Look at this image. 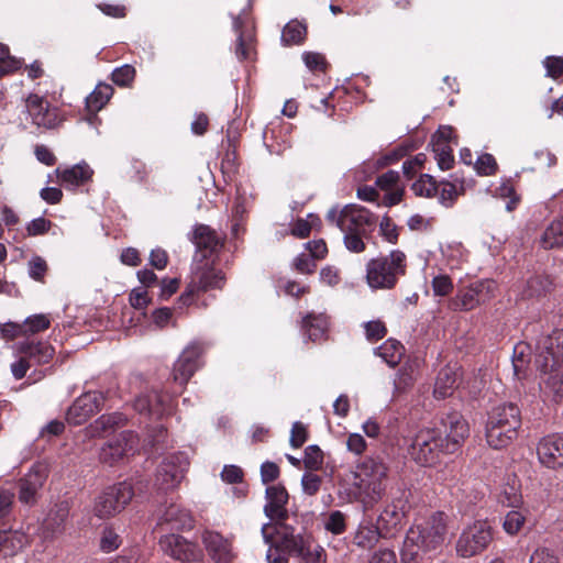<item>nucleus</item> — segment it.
Here are the masks:
<instances>
[{
	"instance_id": "f257e3e1",
	"label": "nucleus",
	"mask_w": 563,
	"mask_h": 563,
	"mask_svg": "<svg viewBox=\"0 0 563 563\" xmlns=\"http://www.w3.org/2000/svg\"><path fill=\"white\" fill-rule=\"evenodd\" d=\"M387 478L385 461L378 456H367L341 479L339 494L347 501H360L366 511L384 497Z\"/></svg>"
},
{
	"instance_id": "f03ea898",
	"label": "nucleus",
	"mask_w": 563,
	"mask_h": 563,
	"mask_svg": "<svg viewBox=\"0 0 563 563\" xmlns=\"http://www.w3.org/2000/svg\"><path fill=\"white\" fill-rule=\"evenodd\" d=\"M445 536V517L442 512H435L408 530L401 551V562L419 563L423 554L435 551L444 543Z\"/></svg>"
},
{
	"instance_id": "7ed1b4c3",
	"label": "nucleus",
	"mask_w": 563,
	"mask_h": 563,
	"mask_svg": "<svg viewBox=\"0 0 563 563\" xmlns=\"http://www.w3.org/2000/svg\"><path fill=\"white\" fill-rule=\"evenodd\" d=\"M520 424V412L517 406L512 404L497 406L492 410L486 424L488 445L496 450L508 446L517 438Z\"/></svg>"
},
{
	"instance_id": "20e7f679",
	"label": "nucleus",
	"mask_w": 563,
	"mask_h": 563,
	"mask_svg": "<svg viewBox=\"0 0 563 563\" xmlns=\"http://www.w3.org/2000/svg\"><path fill=\"white\" fill-rule=\"evenodd\" d=\"M405 274L406 255L399 250L372 258L366 264V283L374 290L394 288L398 278Z\"/></svg>"
},
{
	"instance_id": "39448f33",
	"label": "nucleus",
	"mask_w": 563,
	"mask_h": 563,
	"mask_svg": "<svg viewBox=\"0 0 563 563\" xmlns=\"http://www.w3.org/2000/svg\"><path fill=\"white\" fill-rule=\"evenodd\" d=\"M271 532L276 536V544L288 554L302 556L306 563H322L324 550L312 543V538L302 530V534L284 521L271 523Z\"/></svg>"
},
{
	"instance_id": "423d86ee",
	"label": "nucleus",
	"mask_w": 563,
	"mask_h": 563,
	"mask_svg": "<svg viewBox=\"0 0 563 563\" xmlns=\"http://www.w3.org/2000/svg\"><path fill=\"white\" fill-rule=\"evenodd\" d=\"M327 219L334 223L342 233L366 232V228L375 223L374 214L358 205H346L342 209L332 208Z\"/></svg>"
},
{
	"instance_id": "0eeeda50",
	"label": "nucleus",
	"mask_w": 563,
	"mask_h": 563,
	"mask_svg": "<svg viewBox=\"0 0 563 563\" xmlns=\"http://www.w3.org/2000/svg\"><path fill=\"white\" fill-rule=\"evenodd\" d=\"M493 540V529L487 521L477 520L461 532L456 541V552L462 558L482 553Z\"/></svg>"
},
{
	"instance_id": "6e6552de",
	"label": "nucleus",
	"mask_w": 563,
	"mask_h": 563,
	"mask_svg": "<svg viewBox=\"0 0 563 563\" xmlns=\"http://www.w3.org/2000/svg\"><path fill=\"white\" fill-rule=\"evenodd\" d=\"M443 439L434 429H421L415 435L409 449L411 459L421 466H432L440 457Z\"/></svg>"
},
{
	"instance_id": "1a4fd4ad",
	"label": "nucleus",
	"mask_w": 563,
	"mask_h": 563,
	"mask_svg": "<svg viewBox=\"0 0 563 563\" xmlns=\"http://www.w3.org/2000/svg\"><path fill=\"white\" fill-rule=\"evenodd\" d=\"M496 284L484 279L472 283L465 288L459 289L450 300V308L454 311H470L490 300L495 295Z\"/></svg>"
},
{
	"instance_id": "9d476101",
	"label": "nucleus",
	"mask_w": 563,
	"mask_h": 563,
	"mask_svg": "<svg viewBox=\"0 0 563 563\" xmlns=\"http://www.w3.org/2000/svg\"><path fill=\"white\" fill-rule=\"evenodd\" d=\"M132 486L120 483L104 490L95 501L93 514L100 518H109L120 512L132 499Z\"/></svg>"
},
{
	"instance_id": "9b49d317",
	"label": "nucleus",
	"mask_w": 563,
	"mask_h": 563,
	"mask_svg": "<svg viewBox=\"0 0 563 563\" xmlns=\"http://www.w3.org/2000/svg\"><path fill=\"white\" fill-rule=\"evenodd\" d=\"M224 283L225 278L221 271L208 266L207 264L205 266H197L192 272L191 280L181 295L180 300L187 303L195 294L221 289Z\"/></svg>"
},
{
	"instance_id": "f8f14e48",
	"label": "nucleus",
	"mask_w": 563,
	"mask_h": 563,
	"mask_svg": "<svg viewBox=\"0 0 563 563\" xmlns=\"http://www.w3.org/2000/svg\"><path fill=\"white\" fill-rule=\"evenodd\" d=\"M188 462L183 454H173L165 457L156 471L155 485L161 490L176 488L184 478Z\"/></svg>"
},
{
	"instance_id": "ddd939ff",
	"label": "nucleus",
	"mask_w": 563,
	"mask_h": 563,
	"mask_svg": "<svg viewBox=\"0 0 563 563\" xmlns=\"http://www.w3.org/2000/svg\"><path fill=\"white\" fill-rule=\"evenodd\" d=\"M536 364L538 368L563 365V329L554 330L542 336L537 346Z\"/></svg>"
},
{
	"instance_id": "4468645a",
	"label": "nucleus",
	"mask_w": 563,
	"mask_h": 563,
	"mask_svg": "<svg viewBox=\"0 0 563 563\" xmlns=\"http://www.w3.org/2000/svg\"><path fill=\"white\" fill-rule=\"evenodd\" d=\"M438 432L443 439L444 453H454L467 438L470 428L462 415L452 412L442 420V430Z\"/></svg>"
},
{
	"instance_id": "2eb2a0df",
	"label": "nucleus",
	"mask_w": 563,
	"mask_h": 563,
	"mask_svg": "<svg viewBox=\"0 0 563 563\" xmlns=\"http://www.w3.org/2000/svg\"><path fill=\"white\" fill-rule=\"evenodd\" d=\"M159 545L165 554L180 562H195L202 558L198 545L179 534L164 536L159 540Z\"/></svg>"
},
{
	"instance_id": "dca6fc26",
	"label": "nucleus",
	"mask_w": 563,
	"mask_h": 563,
	"mask_svg": "<svg viewBox=\"0 0 563 563\" xmlns=\"http://www.w3.org/2000/svg\"><path fill=\"white\" fill-rule=\"evenodd\" d=\"M540 464L549 470L563 467V434L554 433L540 439L537 444Z\"/></svg>"
},
{
	"instance_id": "f3484780",
	"label": "nucleus",
	"mask_w": 563,
	"mask_h": 563,
	"mask_svg": "<svg viewBox=\"0 0 563 563\" xmlns=\"http://www.w3.org/2000/svg\"><path fill=\"white\" fill-rule=\"evenodd\" d=\"M102 402L103 396L101 393H85L69 407L66 419L71 424H81L100 410Z\"/></svg>"
},
{
	"instance_id": "a211bd4d",
	"label": "nucleus",
	"mask_w": 563,
	"mask_h": 563,
	"mask_svg": "<svg viewBox=\"0 0 563 563\" xmlns=\"http://www.w3.org/2000/svg\"><path fill=\"white\" fill-rule=\"evenodd\" d=\"M201 542L214 563H231L235 559L232 541L217 531L205 530Z\"/></svg>"
},
{
	"instance_id": "6ab92c4d",
	"label": "nucleus",
	"mask_w": 563,
	"mask_h": 563,
	"mask_svg": "<svg viewBox=\"0 0 563 563\" xmlns=\"http://www.w3.org/2000/svg\"><path fill=\"white\" fill-rule=\"evenodd\" d=\"M26 110L32 122L38 128L54 129L62 122L57 109L51 108L49 103L37 95L29 96Z\"/></svg>"
},
{
	"instance_id": "aec40b11",
	"label": "nucleus",
	"mask_w": 563,
	"mask_h": 563,
	"mask_svg": "<svg viewBox=\"0 0 563 563\" xmlns=\"http://www.w3.org/2000/svg\"><path fill=\"white\" fill-rule=\"evenodd\" d=\"M203 352V346L197 342L189 344L180 354L174 365V380L179 384H186L197 371L198 360Z\"/></svg>"
},
{
	"instance_id": "412c9836",
	"label": "nucleus",
	"mask_w": 563,
	"mask_h": 563,
	"mask_svg": "<svg viewBox=\"0 0 563 563\" xmlns=\"http://www.w3.org/2000/svg\"><path fill=\"white\" fill-rule=\"evenodd\" d=\"M47 474L43 466H33L30 472L19 482V500L26 506H33L42 489Z\"/></svg>"
},
{
	"instance_id": "4be33fe9",
	"label": "nucleus",
	"mask_w": 563,
	"mask_h": 563,
	"mask_svg": "<svg viewBox=\"0 0 563 563\" xmlns=\"http://www.w3.org/2000/svg\"><path fill=\"white\" fill-rule=\"evenodd\" d=\"M136 442L137 439L133 432H122L101 448L100 460L108 464L117 463L135 450Z\"/></svg>"
},
{
	"instance_id": "5701e85b",
	"label": "nucleus",
	"mask_w": 563,
	"mask_h": 563,
	"mask_svg": "<svg viewBox=\"0 0 563 563\" xmlns=\"http://www.w3.org/2000/svg\"><path fill=\"white\" fill-rule=\"evenodd\" d=\"M265 515L273 521H285L288 517V493L283 485H271L265 492Z\"/></svg>"
},
{
	"instance_id": "b1692460",
	"label": "nucleus",
	"mask_w": 563,
	"mask_h": 563,
	"mask_svg": "<svg viewBox=\"0 0 563 563\" xmlns=\"http://www.w3.org/2000/svg\"><path fill=\"white\" fill-rule=\"evenodd\" d=\"M541 373V389L554 401L563 400V365L538 368Z\"/></svg>"
},
{
	"instance_id": "393cba45",
	"label": "nucleus",
	"mask_w": 563,
	"mask_h": 563,
	"mask_svg": "<svg viewBox=\"0 0 563 563\" xmlns=\"http://www.w3.org/2000/svg\"><path fill=\"white\" fill-rule=\"evenodd\" d=\"M55 174L66 189H75L90 180L92 169L88 164L80 163L66 169L57 168Z\"/></svg>"
},
{
	"instance_id": "a878e982",
	"label": "nucleus",
	"mask_w": 563,
	"mask_h": 563,
	"mask_svg": "<svg viewBox=\"0 0 563 563\" xmlns=\"http://www.w3.org/2000/svg\"><path fill=\"white\" fill-rule=\"evenodd\" d=\"M386 534L383 530L373 522L371 517L364 518L354 534L353 542L361 549L374 548L382 537Z\"/></svg>"
},
{
	"instance_id": "bb28decb",
	"label": "nucleus",
	"mask_w": 563,
	"mask_h": 563,
	"mask_svg": "<svg viewBox=\"0 0 563 563\" xmlns=\"http://www.w3.org/2000/svg\"><path fill=\"white\" fill-rule=\"evenodd\" d=\"M461 378V369L456 366L443 367L438 376L434 384V396L439 399H444L451 396L459 386Z\"/></svg>"
},
{
	"instance_id": "cd10ccee",
	"label": "nucleus",
	"mask_w": 563,
	"mask_h": 563,
	"mask_svg": "<svg viewBox=\"0 0 563 563\" xmlns=\"http://www.w3.org/2000/svg\"><path fill=\"white\" fill-rule=\"evenodd\" d=\"M158 525H166L172 530H183L192 527V517L187 509L170 504L159 516Z\"/></svg>"
},
{
	"instance_id": "c85d7f7f",
	"label": "nucleus",
	"mask_w": 563,
	"mask_h": 563,
	"mask_svg": "<svg viewBox=\"0 0 563 563\" xmlns=\"http://www.w3.org/2000/svg\"><path fill=\"white\" fill-rule=\"evenodd\" d=\"M20 354L29 357L35 364H45L52 360L54 355V349L52 345L45 342H23L16 346Z\"/></svg>"
},
{
	"instance_id": "c756f323",
	"label": "nucleus",
	"mask_w": 563,
	"mask_h": 563,
	"mask_svg": "<svg viewBox=\"0 0 563 563\" xmlns=\"http://www.w3.org/2000/svg\"><path fill=\"white\" fill-rule=\"evenodd\" d=\"M29 542V537L22 531H2L0 532V555H14Z\"/></svg>"
},
{
	"instance_id": "7c9ffc66",
	"label": "nucleus",
	"mask_w": 563,
	"mask_h": 563,
	"mask_svg": "<svg viewBox=\"0 0 563 563\" xmlns=\"http://www.w3.org/2000/svg\"><path fill=\"white\" fill-rule=\"evenodd\" d=\"M303 328L308 338L313 342H319L325 339L329 321L328 318L320 313H310L303 319Z\"/></svg>"
},
{
	"instance_id": "2f4dec72",
	"label": "nucleus",
	"mask_w": 563,
	"mask_h": 563,
	"mask_svg": "<svg viewBox=\"0 0 563 563\" xmlns=\"http://www.w3.org/2000/svg\"><path fill=\"white\" fill-rule=\"evenodd\" d=\"M466 189V184L463 179L455 177L453 181H441L438 184V197L439 201L445 206L450 207L453 205L455 199L464 194Z\"/></svg>"
},
{
	"instance_id": "473e14b6",
	"label": "nucleus",
	"mask_w": 563,
	"mask_h": 563,
	"mask_svg": "<svg viewBox=\"0 0 563 563\" xmlns=\"http://www.w3.org/2000/svg\"><path fill=\"white\" fill-rule=\"evenodd\" d=\"M540 244L545 250L563 246V217L549 223L540 238Z\"/></svg>"
},
{
	"instance_id": "72a5a7b5",
	"label": "nucleus",
	"mask_w": 563,
	"mask_h": 563,
	"mask_svg": "<svg viewBox=\"0 0 563 563\" xmlns=\"http://www.w3.org/2000/svg\"><path fill=\"white\" fill-rule=\"evenodd\" d=\"M402 518V510L395 504H388L378 516L377 525L385 534H388L400 526Z\"/></svg>"
},
{
	"instance_id": "f704fd0d",
	"label": "nucleus",
	"mask_w": 563,
	"mask_h": 563,
	"mask_svg": "<svg viewBox=\"0 0 563 563\" xmlns=\"http://www.w3.org/2000/svg\"><path fill=\"white\" fill-rule=\"evenodd\" d=\"M194 243L199 249L214 252L221 246V241L216 231L205 224L197 225L194 231Z\"/></svg>"
},
{
	"instance_id": "c9c22d12",
	"label": "nucleus",
	"mask_w": 563,
	"mask_h": 563,
	"mask_svg": "<svg viewBox=\"0 0 563 563\" xmlns=\"http://www.w3.org/2000/svg\"><path fill=\"white\" fill-rule=\"evenodd\" d=\"M499 501L510 508H518L522 504L520 482L517 477L508 478L499 494Z\"/></svg>"
},
{
	"instance_id": "e433bc0d",
	"label": "nucleus",
	"mask_w": 563,
	"mask_h": 563,
	"mask_svg": "<svg viewBox=\"0 0 563 563\" xmlns=\"http://www.w3.org/2000/svg\"><path fill=\"white\" fill-rule=\"evenodd\" d=\"M375 354L378 355L389 366L397 365L402 355L404 346L400 342L389 339L385 341L380 346L375 349Z\"/></svg>"
},
{
	"instance_id": "4c0bfd02",
	"label": "nucleus",
	"mask_w": 563,
	"mask_h": 563,
	"mask_svg": "<svg viewBox=\"0 0 563 563\" xmlns=\"http://www.w3.org/2000/svg\"><path fill=\"white\" fill-rule=\"evenodd\" d=\"M113 95V88L108 84H98L95 90L86 98L89 111L101 110Z\"/></svg>"
},
{
	"instance_id": "58836bf2",
	"label": "nucleus",
	"mask_w": 563,
	"mask_h": 563,
	"mask_svg": "<svg viewBox=\"0 0 563 563\" xmlns=\"http://www.w3.org/2000/svg\"><path fill=\"white\" fill-rule=\"evenodd\" d=\"M263 540L269 545L266 553L268 563H288V553L283 551L278 544L273 545V533L271 532V523H264L261 528Z\"/></svg>"
},
{
	"instance_id": "ea45409f",
	"label": "nucleus",
	"mask_w": 563,
	"mask_h": 563,
	"mask_svg": "<svg viewBox=\"0 0 563 563\" xmlns=\"http://www.w3.org/2000/svg\"><path fill=\"white\" fill-rule=\"evenodd\" d=\"M442 254L450 269H459L467 261V252L460 243L448 244L442 249Z\"/></svg>"
},
{
	"instance_id": "a19ab883",
	"label": "nucleus",
	"mask_w": 563,
	"mask_h": 563,
	"mask_svg": "<svg viewBox=\"0 0 563 563\" xmlns=\"http://www.w3.org/2000/svg\"><path fill=\"white\" fill-rule=\"evenodd\" d=\"M306 36V26L299 21L288 22L282 33V42L285 45L300 44Z\"/></svg>"
},
{
	"instance_id": "79ce46f5",
	"label": "nucleus",
	"mask_w": 563,
	"mask_h": 563,
	"mask_svg": "<svg viewBox=\"0 0 563 563\" xmlns=\"http://www.w3.org/2000/svg\"><path fill=\"white\" fill-rule=\"evenodd\" d=\"M411 190L418 197L432 198L438 195V184L432 176L424 174L412 184Z\"/></svg>"
},
{
	"instance_id": "37998d69",
	"label": "nucleus",
	"mask_w": 563,
	"mask_h": 563,
	"mask_svg": "<svg viewBox=\"0 0 563 563\" xmlns=\"http://www.w3.org/2000/svg\"><path fill=\"white\" fill-rule=\"evenodd\" d=\"M118 423L114 416H101L93 423L86 428V434L90 438L102 437L110 432Z\"/></svg>"
},
{
	"instance_id": "c03bdc74",
	"label": "nucleus",
	"mask_w": 563,
	"mask_h": 563,
	"mask_svg": "<svg viewBox=\"0 0 563 563\" xmlns=\"http://www.w3.org/2000/svg\"><path fill=\"white\" fill-rule=\"evenodd\" d=\"M51 325V319L47 314L37 313L27 317L23 322L25 336L45 331Z\"/></svg>"
},
{
	"instance_id": "a18cd8bd",
	"label": "nucleus",
	"mask_w": 563,
	"mask_h": 563,
	"mask_svg": "<svg viewBox=\"0 0 563 563\" xmlns=\"http://www.w3.org/2000/svg\"><path fill=\"white\" fill-rule=\"evenodd\" d=\"M526 523V516L519 510H510L503 521V529L508 536H516Z\"/></svg>"
},
{
	"instance_id": "49530a36",
	"label": "nucleus",
	"mask_w": 563,
	"mask_h": 563,
	"mask_svg": "<svg viewBox=\"0 0 563 563\" xmlns=\"http://www.w3.org/2000/svg\"><path fill=\"white\" fill-rule=\"evenodd\" d=\"M159 396L154 393L151 395H142L134 401V407L141 413L148 412L155 415H162L163 410L159 408Z\"/></svg>"
},
{
	"instance_id": "de8ad7c7",
	"label": "nucleus",
	"mask_w": 563,
	"mask_h": 563,
	"mask_svg": "<svg viewBox=\"0 0 563 563\" xmlns=\"http://www.w3.org/2000/svg\"><path fill=\"white\" fill-rule=\"evenodd\" d=\"M528 346L519 343L514 349L512 368L514 375L521 379L525 377L526 368L528 365Z\"/></svg>"
},
{
	"instance_id": "09e8293b",
	"label": "nucleus",
	"mask_w": 563,
	"mask_h": 563,
	"mask_svg": "<svg viewBox=\"0 0 563 563\" xmlns=\"http://www.w3.org/2000/svg\"><path fill=\"white\" fill-rule=\"evenodd\" d=\"M416 379V368L412 364H405L397 374L394 380L396 391H402L410 387Z\"/></svg>"
},
{
	"instance_id": "8fccbe9b",
	"label": "nucleus",
	"mask_w": 563,
	"mask_h": 563,
	"mask_svg": "<svg viewBox=\"0 0 563 563\" xmlns=\"http://www.w3.org/2000/svg\"><path fill=\"white\" fill-rule=\"evenodd\" d=\"M496 195L500 198L510 199L506 205V209L508 211L514 210L520 200V197L516 194L514 184L510 179L501 180L500 185L496 188Z\"/></svg>"
},
{
	"instance_id": "3c124183",
	"label": "nucleus",
	"mask_w": 563,
	"mask_h": 563,
	"mask_svg": "<svg viewBox=\"0 0 563 563\" xmlns=\"http://www.w3.org/2000/svg\"><path fill=\"white\" fill-rule=\"evenodd\" d=\"M305 467L309 471H319L323 465V452L317 445H309L305 450Z\"/></svg>"
},
{
	"instance_id": "603ef678",
	"label": "nucleus",
	"mask_w": 563,
	"mask_h": 563,
	"mask_svg": "<svg viewBox=\"0 0 563 563\" xmlns=\"http://www.w3.org/2000/svg\"><path fill=\"white\" fill-rule=\"evenodd\" d=\"M431 287L433 295L438 297L450 295L454 288L451 277L445 274L435 275L431 280Z\"/></svg>"
},
{
	"instance_id": "864d4df0",
	"label": "nucleus",
	"mask_w": 563,
	"mask_h": 563,
	"mask_svg": "<svg viewBox=\"0 0 563 563\" xmlns=\"http://www.w3.org/2000/svg\"><path fill=\"white\" fill-rule=\"evenodd\" d=\"M320 220L314 214H309L307 219H299L291 228V234L296 238L303 239L310 234L311 229L319 224Z\"/></svg>"
},
{
	"instance_id": "5fc2aeb1",
	"label": "nucleus",
	"mask_w": 563,
	"mask_h": 563,
	"mask_svg": "<svg viewBox=\"0 0 563 563\" xmlns=\"http://www.w3.org/2000/svg\"><path fill=\"white\" fill-rule=\"evenodd\" d=\"M433 152L435 154V159L440 169L448 170L453 167L454 157L452 154V148L449 145H433Z\"/></svg>"
},
{
	"instance_id": "6e6d98bb",
	"label": "nucleus",
	"mask_w": 563,
	"mask_h": 563,
	"mask_svg": "<svg viewBox=\"0 0 563 563\" xmlns=\"http://www.w3.org/2000/svg\"><path fill=\"white\" fill-rule=\"evenodd\" d=\"M135 77V69L133 66L125 64L121 67L115 68L112 71L111 78L112 81L121 87H126L132 84Z\"/></svg>"
},
{
	"instance_id": "4d7b16f0",
	"label": "nucleus",
	"mask_w": 563,
	"mask_h": 563,
	"mask_svg": "<svg viewBox=\"0 0 563 563\" xmlns=\"http://www.w3.org/2000/svg\"><path fill=\"white\" fill-rule=\"evenodd\" d=\"M478 175L492 176L497 172V162L492 154L485 153L477 157L474 165Z\"/></svg>"
},
{
	"instance_id": "13d9d810",
	"label": "nucleus",
	"mask_w": 563,
	"mask_h": 563,
	"mask_svg": "<svg viewBox=\"0 0 563 563\" xmlns=\"http://www.w3.org/2000/svg\"><path fill=\"white\" fill-rule=\"evenodd\" d=\"M46 272L47 263L43 257L35 255L29 261L27 273L32 279L43 282Z\"/></svg>"
},
{
	"instance_id": "bf43d9fd",
	"label": "nucleus",
	"mask_w": 563,
	"mask_h": 563,
	"mask_svg": "<svg viewBox=\"0 0 563 563\" xmlns=\"http://www.w3.org/2000/svg\"><path fill=\"white\" fill-rule=\"evenodd\" d=\"M343 242L345 247L353 253H362L365 251V242L363 238L366 235V232H355V233H343Z\"/></svg>"
},
{
	"instance_id": "052dcab7",
	"label": "nucleus",
	"mask_w": 563,
	"mask_h": 563,
	"mask_svg": "<svg viewBox=\"0 0 563 563\" xmlns=\"http://www.w3.org/2000/svg\"><path fill=\"white\" fill-rule=\"evenodd\" d=\"M364 330L366 339L371 342L383 339L387 333V329L380 320L365 322Z\"/></svg>"
},
{
	"instance_id": "680f3d73",
	"label": "nucleus",
	"mask_w": 563,
	"mask_h": 563,
	"mask_svg": "<svg viewBox=\"0 0 563 563\" xmlns=\"http://www.w3.org/2000/svg\"><path fill=\"white\" fill-rule=\"evenodd\" d=\"M302 60L306 67L311 71H324L327 67L325 58L322 54L316 52H305Z\"/></svg>"
},
{
	"instance_id": "e2e57ef3",
	"label": "nucleus",
	"mask_w": 563,
	"mask_h": 563,
	"mask_svg": "<svg viewBox=\"0 0 563 563\" xmlns=\"http://www.w3.org/2000/svg\"><path fill=\"white\" fill-rule=\"evenodd\" d=\"M321 483L322 479L319 475L312 472H307L301 478L302 492L308 496H313L319 492Z\"/></svg>"
},
{
	"instance_id": "0e129e2a",
	"label": "nucleus",
	"mask_w": 563,
	"mask_h": 563,
	"mask_svg": "<svg viewBox=\"0 0 563 563\" xmlns=\"http://www.w3.org/2000/svg\"><path fill=\"white\" fill-rule=\"evenodd\" d=\"M399 173L395 170H388L383 175L378 176L375 185L383 191H389L399 185Z\"/></svg>"
},
{
	"instance_id": "69168bd1",
	"label": "nucleus",
	"mask_w": 563,
	"mask_h": 563,
	"mask_svg": "<svg viewBox=\"0 0 563 563\" xmlns=\"http://www.w3.org/2000/svg\"><path fill=\"white\" fill-rule=\"evenodd\" d=\"M324 527L328 531L334 534L342 533L345 530V516L339 510L332 511L329 515Z\"/></svg>"
},
{
	"instance_id": "338daca9",
	"label": "nucleus",
	"mask_w": 563,
	"mask_h": 563,
	"mask_svg": "<svg viewBox=\"0 0 563 563\" xmlns=\"http://www.w3.org/2000/svg\"><path fill=\"white\" fill-rule=\"evenodd\" d=\"M52 227V222L43 217L33 219L26 224V233L29 236H37L45 234Z\"/></svg>"
},
{
	"instance_id": "774afa93",
	"label": "nucleus",
	"mask_w": 563,
	"mask_h": 563,
	"mask_svg": "<svg viewBox=\"0 0 563 563\" xmlns=\"http://www.w3.org/2000/svg\"><path fill=\"white\" fill-rule=\"evenodd\" d=\"M367 563H398V561L394 550L379 548L369 555Z\"/></svg>"
}]
</instances>
